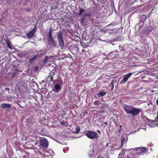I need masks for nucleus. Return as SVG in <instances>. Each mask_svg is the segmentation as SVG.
Returning <instances> with one entry per match:
<instances>
[{
	"instance_id": "f704fd0d",
	"label": "nucleus",
	"mask_w": 158,
	"mask_h": 158,
	"mask_svg": "<svg viewBox=\"0 0 158 158\" xmlns=\"http://www.w3.org/2000/svg\"><path fill=\"white\" fill-rule=\"evenodd\" d=\"M104 123L106 125H107L108 124L106 122H105Z\"/></svg>"
},
{
	"instance_id": "1a4fd4ad",
	"label": "nucleus",
	"mask_w": 158,
	"mask_h": 158,
	"mask_svg": "<svg viewBox=\"0 0 158 158\" xmlns=\"http://www.w3.org/2000/svg\"><path fill=\"white\" fill-rule=\"evenodd\" d=\"M135 149L137 151L140 150L142 152H145L147 151L148 148H147L142 147L136 148Z\"/></svg>"
},
{
	"instance_id": "423d86ee",
	"label": "nucleus",
	"mask_w": 158,
	"mask_h": 158,
	"mask_svg": "<svg viewBox=\"0 0 158 158\" xmlns=\"http://www.w3.org/2000/svg\"><path fill=\"white\" fill-rule=\"evenodd\" d=\"M133 107L128 105L123 106V109L127 114H130Z\"/></svg>"
},
{
	"instance_id": "c03bdc74",
	"label": "nucleus",
	"mask_w": 158,
	"mask_h": 158,
	"mask_svg": "<svg viewBox=\"0 0 158 158\" xmlns=\"http://www.w3.org/2000/svg\"><path fill=\"white\" fill-rule=\"evenodd\" d=\"M157 126H158V125H157Z\"/></svg>"
},
{
	"instance_id": "58836bf2",
	"label": "nucleus",
	"mask_w": 158,
	"mask_h": 158,
	"mask_svg": "<svg viewBox=\"0 0 158 158\" xmlns=\"http://www.w3.org/2000/svg\"><path fill=\"white\" fill-rule=\"evenodd\" d=\"M101 31H102V32H103V30H101Z\"/></svg>"
},
{
	"instance_id": "39448f33",
	"label": "nucleus",
	"mask_w": 158,
	"mask_h": 158,
	"mask_svg": "<svg viewBox=\"0 0 158 158\" xmlns=\"http://www.w3.org/2000/svg\"><path fill=\"white\" fill-rule=\"evenodd\" d=\"M141 111V109L133 107L130 114H131L133 116H135L138 115Z\"/></svg>"
},
{
	"instance_id": "393cba45",
	"label": "nucleus",
	"mask_w": 158,
	"mask_h": 158,
	"mask_svg": "<svg viewBox=\"0 0 158 158\" xmlns=\"http://www.w3.org/2000/svg\"><path fill=\"white\" fill-rule=\"evenodd\" d=\"M157 117L155 118L154 121L155 122H157L158 121V112L157 113Z\"/></svg>"
},
{
	"instance_id": "f03ea898",
	"label": "nucleus",
	"mask_w": 158,
	"mask_h": 158,
	"mask_svg": "<svg viewBox=\"0 0 158 158\" xmlns=\"http://www.w3.org/2000/svg\"><path fill=\"white\" fill-rule=\"evenodd\" d=\"M58 38L59 40V45L61 49H63L64 46V41L63 37L62 32L60 31L58 35Z\"/></svg>"
},
{
	"instance_id": "dca6fc26",
	"label": "nucleus",
	"mask_w": 158,
	"mask_h": 158,
	"mask_svg": "<svg viewBox=\"0 0 158 158\" xmlns=\"http://www.w3.org/2000/svg\"><path fill=\"white\" fill-rule=\"evenodd\" d=\"M85 9L82 8H80L79 9V13L78 14V15L79 16H80L82 15V13L85 12Z\"/></svg>"
},
{
	"instance_id": "ea45409f",
	"label": "nucleus",
	"mask_w": 158,
	"mask_h": 158,
	"mask_svg": "<svg viewBox=\"0 0 158 158\" xmlns=\"http://www.w3.org/2000/svg\"><path fill=\"white\" fill-rule=\"evenodd\" d=\"M143 78V77H142V78Z\"/></svg>"
},
{
	"instance_id": "4c0bfd02",
	"label": "nucleus",
	"mask_w": 158,
	"mask_h": 158,
	"mask_svg": "<svg viewBox=\"0 0 158 158\" xmlns=\"http://www.w3.org/2000/svg\"><path fill=\"white\" fill-rule=\"evenodd\" d=\"M101 31H102V32H103V30H101Z\"/></svg>"
},
{
	"instance_id": "2eb2a0df",
	"label": "nucleus",
	"mask_w": 158,
	"mask_h": 158,
	"mask_svg": "<svg viewBox=\"0 0 158 158\" xmlns=\"http://www.w3.org/2000/svg\"><path fill=\"white\" fill-rule=\"evenodd\" d=\"M80 127L79 126H77L75 128V131H74L73 132L76 134L78 133L80 131Z\"/></svg>"
},
{
	"instance_id": "aec40b11",
	"label": "nucleus",
	"mask_w": 158,
	"mask_h": 158,
	"mask_svg": "<svg viewBox=\"0 0 158 158\" xmlns=\"http://www.w3.org/2000/svg\"><path fill=\"white\" fill-rule=\"evenodd\" d=\"M110 86L111 87V90H112L114 87V82L113 81H112L110 83Z\"/></svg>"
},
{
	"instance_id": "37998d69",
	"label": "nucleus",
	"mask_w": 158,
	"mask_h": 158,
	"mask_svg": "<svg viewBox=\"0 0 158 158\" xmlns=\"http://www.w3.org/2000/svg\"><path fill=\"white\" fill-rule=\"evenodd\" d=\"M102 158H104V157H102Z\"/></svg>"
},
{
	"instance_id": "9b49d317",
	"label": "nucleus",
	"mask_w": 158,
	"mask_h": 158,
	"mask_svg": "<svg viewBox=\"0 0 158 158\" xmlns=\"http://www.w3.org/2000/svg\"><path fill=\"white\" fill-rule=\"evenodd\" d=\"M55 140L57 142L62 144H66V143L64 141L63 139H55Z\"/></svg>"
},
{
	"instance_id": "bb28decb",
	"label": "nucleus",
	"mask_w": 158,
	"mask_h": 158,
	"mask_svg": "<svg viewBox=\"0 0 158 158\" xmlns=\"http://www.w3.org/2000/svg\"><path fill=\"white\" fill-rule=\"evenodd\" d=\"M17 104L21 108H24V106H22L19 103H18V102L17 103Z\"/></svg>"
},
{
	"instance_id": "7ed1b4c3",
	"label": "nucleus",
	"mask_w": 158,
	"mask_h": 158,
	"mask_svg": "<svg viewBox=\"0 0 158 158\" xmlns=\"http://www.w3.org/2000/svg\"><path fill=\"white\" fill-rule=\"evenodd\" d=\"M42 148L46 149L48 147V143L47 139H41L40 141Z\"/></svg>"
},
{
	"instance_id": "20e7f679",
	"label": "nucleus",
	"mask_w": 158,
	"mask_h": 158,
	"mask_svg": "<svg viewBox=\"0 0 158 158\" xmlns=\"http://www.w3.org/2000/svg\"><path fill=\"white\" fill-rule=\"evenodd\" d=\"M133 73H130L125 75L123 79L121 81L120 84H125L127 81L128 79L131 77Z\"/></svg>"
},
{
	"instance_id": "a878e982",
	"label": "nucleus",
	"mask_w": 158,
	"mask_h": 158,
	"mask_svg": "<svg viewBox=\"0 0 158 158\" xmlns=\"http://www.w3.org/2000/svg\"><path fill=\"white\" fill-rule=\"evenodd\" d=\"M48 60V57H46L44 60V62L46 63L47 62V61Z\"/></svg>"
},
{
	"instance_id": "4468645a",
	"label": "nucleus",
	"mask_w": 158,
	"mask_h": 158,
	"mask_svg": "<svg viewBox=\"0 0 158 158\" xmlns=\"http://www.w3.org/2000/svg\"><path fill=\"white\" fill-rule=\"evenodd\" d=\"M48 40L51 42L52 46L55 47L56 46V42L55 41L53 38Z\"/></svg>"
},
{
	"instance_id": "5701e85b",
	"label": "nucleus",
	"mask_w": 158,
	"mask_h": 158,
	"mask_svg": "<svg viewBox=\"0 0 158 158\" xmlns=\"http://www.w3.org/2000/svg\"><path fill=\"white\" fill-rule=\"evenodd\" d=\"M91 14L90 13H87L84 14V16L85 17L89 16Z\"/></svg>"
},
{
	"instance_id": "4be33fe9",
	"label": "nucleus",
	"mask_w": 158,
	"mask_h": 158,
	"mask_svg": "<svg viewBox=\"0 0 158 158\" xmlns=\"http://www.w3.org/2000/svg\"><path fill=\"white\" fill-rule=\"evenodd\" d=\"M94 151L93 149H92L91 151H89V154L90 156L93 155L94 154Z\"/></svg>"
},
{
	"instance_id": "c85d7f7f",
	"label": "nucleus",
	"mask_w": 158,
	"mask_h": 158,
	"mask_svg": "<svg viewBox=\"0 0 158 158\" xmlns=\"http://www.w3.org/2000/svg\"><path fill=\"white\" fill-rule=\"evenodd\" d=\"M85 17L84 16L82 18H81V21L83 22L84 21V20L85 19Z\"/></svg>"
},
{
	"instance_id": "e433bc0d",
	"label": "nucleus",
	"mask_w": 158,
	"mask_h": 158,
	"mask_svg": "<svg viewBox=\"0 0 158 158\" xmlns=\"http://www.w3.org/2000/svg\"><path fill=\"white\" fill-rule=\"evenodd\" d=\"M43 138V139H44V137H42V138Z\"/></svg>"
},
{
	"instance_id": "2f4dec72",
	"label": "nucleus",
	"mask_w": 158,
	"mask_h": 158,
	"mask_svg": "<svg viewBox=\"0 0 158 158\" xmlns=\"http://www.w3.org/2000/svg\"><path fill=\"white\" fill-rule=\"evenodd\" d=\"M156 104L157 105V106H158V99H157L156 101Z\"/></svg>"
},
{
	"instance_id": "a211bd4d",
	"label": "nucleus",
	"mask_w": 158,
	"mask_h": 158,
	"mask_svg": "<svg viewBox=\"0 0 158 158\" xmlns=\"http://www.w3.org/2000/svg\"><path fill=\"white\" fill-rule=\"evenodd\" d=\"M37 57V56H35L34 57H33L31 58L30 59L29 61L31 62H33L36 59V58Z\"/></svg>"
},
{
	"instance_id": "cd10ccee",
	"label": "nucleus",
	"mask_w": 158,
	"mask_h": 158,
	"mask_svg": "<svg viewBox=\"0 0 158 158\" xmlns=\"http://www.w3.org/2000/svg\"><path fill=\"white\" fill-rule=\"evenodd\" d=\"M125 139H122L121 142L122 143V145H123V142L125 140Z\"/></svg>"
},
{
	"instance_id": "79ce46f5",
	"label": "nucleus",
	"mask_w": 158,
	"mask_h": 158,
	"mask_svg": "<svg viewBox=\"0 0 158 158\" xmlns=\"http://www.w3.org/2000/svg\"><path fill=\"white\" fill-rule=\"evenodd\" d=\"M126 158H128V157H127Z\"/></svg>"
},
{
	"instance_id": "c9c22d12",
	"label": "nucleus",
	"mask_w": 158,
	"mask_h": 158,
	"mask_svg": "<svg viewBox=\"0 0 158 158\" xmlns=\"http://www.w3.org/2000/svg\"><path fill=\"white\" fill-rule=\"evenodd\" d=\"M37 142H35V145H36L37 144Z\"/></svg>"
},
{
	"instance_id": "0eeeda50",
	"label": "nucleus",
	"mask_w": 158,
	"mask_h": 158,
	"mask_svg": "<svg viewBox=\"0 0 158 158\" xmlns=\"http://www.w3.org/2000/svg\"><path fill=\"white\" fill-rule=\"evenodd\" d=\"M36 27H35L32 30L30 31L29 33L26 34L27 37L29 38L32 37L35 33L36 32Z\"/></svg>"
},
{
	"instance_id": "7c9ffc66",
	"label": "nucleus",
	"mask_w": 158,
	"mask_h": 158,
	"mask_svg": "<svg viewBox=\"0 0 158 158\" xmlns=\"http://www.w3.org/2000/svg\"><path fill=\"white\" fill-rule=\"evenodd\" d=\"M97 132H98V133L99 134H101V132H100V130H97Z\"/></svg>"
},
{
	"instance_id": "9d476101",
	"label": "nucleus",
	"mask_w": 158,
	"mask_h": 158,
	"mask_svg": "<svg viewBox=\"0 0 158 158\" xmlns=\"http://www.w3.org/2000/svg\"><path fill=\"white\" fill-rule=\"evenodd\" d=\"M11 106V105L8 104L2 103L0 105V106L2 108H10Z\"/></svg>"
},
{
	"instance_id": "f8f14e48",
	"label": "nucleus",
	"mask_w": 158,
	"mask_h": 158,
	"mask_svg": "<svg viewBox=\"0 0 158 158\" xmlns=\"http://www.w3.org/2000/svg\"><path fill=\"white\" fill-rule=\"evenodd\" d=\"M52 29L50 28V31L48 33L47 35V37L48 40H49L50 39L53 38L52 36Z\"/></svg>"
},
{
	"instance_id": "f3484780",
	"label": "nucleus",
	"mask_w": 158,
	"mask_h": 158,
	"mask_svg": "<svg viewBox=\"0 0 158 158\" xmlns=\"http://www.w3.org/2000/svg\"><path fill=\"white\" fill-rule=\"evenodd\" d=\"M55 88L56 90L59 91L60 90V85L58 84H56L55 85Z\"/></svg>"
},
{
	"instance_id": "6e6552de",
	"label": "nucleus",
	"mask_w": 158,
	"mask_h": 158,
	"mask_svg": "<svg viewBox=\"0 0 158 158\" xmlns=\"http://www.w3.org/2000/svg\"><path fill=\"white\" fill-rule=\"evenodd\" d=\"M54 75V72L53 71H52L49 74V76L48 77L47 81L48 82H50L51 81H52L53 80H52V76H53Z\"/></svg>"
},
{
	"instance_id": "c756f323",
	"label": "nucleus",
	"mask_w": 158,
	"mask_h": 158,
	"mask_svg": "<svg viewBox=\"0 0 158 158\" xmlns=\"http://www.w3.org/2000/svg\"><path fill=\"white\" fill-rule=\"evenodd\" d=\"M121 153H119L118 156V158H123L121 155Z\"/></svg>"
},
{
	"instance_id": "b1692460",
	"label": "nucleus",
	"mask_w": 158,
	"mask_h": 158,
	"mask_svg": "<svg viewBox=\"0 0 158 158\" xmlns=\"http://www.w3.org/2000/svg\"><path fill=\"white\" fill-rule=\"evenodd\" d=\"M43 55V54L41 53L40 54H38L37 55H36V56H37V57H39L40 58H41L42 57V56Z\"/></svg>"
},
{
	"instance_id": "72a5a7b5",
	"label": "nucleus",
	"mask_w": 158,
	"mask_h": 158,
	"mask_svg": "<svg viewBox=\"0 0 158 158\" xmlns=\"http://www.w3.org/2000/svg\"><path fill=\"white\" fill-rule=\"evenodd\" d=\"M45 82V80H43L41 81L42 83H44Z\"/></svg>"
},
{
	"instance_id": "ddd939ff",
	"label": "nucleus",
	"mask_w": 158,
	"mask_h": 158,
	"mask_svg": "<svg viewBox=\"0 0 158 158\" xmlns=\"http://www.w3.org/2000/svg\"><path fill=\"white\" fill-rule=\"evenodd\" d=\"M106 93L105 92L102 91L97 94V95L98 96V98H99L100 97H102L105 96L106 94Z\"/></svg>"
},
{
	"instance_id": "a19ab883",
	"label": "nucleus",
	"mask_w": 158,
	"mask_h": 158,
	"mask_svg": "<svg viewBox=\"0 0 158 158\" xmlns=\"http://www.w3.org/2000/svg\"><path fill=\"white\" fill-rule=\"evenodd\" d=\"M107 158H109V157H107Z\"/></svg>"
},
{
	"instance_id": "6ab92c4d",
	"label": "nucleus",
	"mask_w": 158,
	"mask_h": 158,
	"mask_svg": "<svg viewBox=\"0 0 158 158\" xmlns=\"http://www.w3.org/2000/svg\"><path fill=\"white\" fill-rule=\"evenodd\" d=\"M94 104L95 105L98 106L100 105L101 103L100 101L98 100H96L94 102Z\"/></svg>"
},
{
	"instance_id": "412c9836",
	"label": "nucleus",
	"mask_w": 158,
	"mask_h": 158,
	"mask_svg": "<svg viewBox=\"0 0 158 158\" xmlns=\"http://www.w3.org/2000/svg\"><path fill=\"white\" fill-rule=\"evenodd\" d=\"M6 42L8 48L11 49H12V48L10 46V44L8 40H6Z\"/></svg>"
},
{
	"instance_id": "f257e3e1",
	"label": "nucleus",
	"mask_w": 158,
	"mask_h": 158,
	"mask_svg": "<svg viewBox=\"0 0 158 158\" xmlns=\"http://www.w3.org/2000/svg\"><path fill=\"white\" fill-rule=\"evenodd\" d=\"M85 134L89 138H96L98 137V135L96 132L90 130L85 132Z\"/></svg>"
},
{
	"instance_id": "473e14b6",
	"label": "nucleus",
	"mask_w": 158,
	"mask_h": 158,
	"mask_svg": "<svg viewBox=\"0 0 158 158\" xmlns=\"http://www.w3.org/2000/svg\"><path fill=\"white\" fill-rule=\"evenodd\" d=\"M149 104H152V102H149V103H147V104H148V105H149Z\"/></svg>"
}]
</instances>
